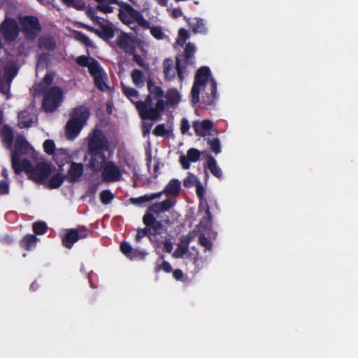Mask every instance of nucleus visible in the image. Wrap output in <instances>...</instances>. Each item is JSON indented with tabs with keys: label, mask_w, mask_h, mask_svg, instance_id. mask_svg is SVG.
<instances>
[{
	"label": "nucleus",
	"mask_w": 358,
	"mask_h": 358,
	"mask_svg": "<svg viewBox=\"0 0 358 358\" xmlns=\"http://www.w3.org/2000/svg\"><path fill=\"white\" fill-rule=\"evenodd\" d=\"M195 187L196 188L197 195L200 198H201L203 196L204 192H205L203 187L202 186V185L200 182Z\"/></svg>",
	"instance_id": "nucleus-56"
},
{
	"label": "nucleus",
	"mask_w": 358,
	"mask_h": 358,
	"mask_svg": "<svg viewBox=\"0 0 358 358\" xmlns=\"http://www.w3.org/2000/svg\"><path fill=\"white\" fill-rule=\"evenodd\" d=\"M96 189H97V187H90V191L92 192V193H95V192L96 191Z\"/></svg>",
	"instance_id": "nucleus-61"
},
{
	"label": "nucleus",
	"mask_w": 358,
	"mask_h": 358,
	"mask_svg": "<svg viewBox=\"0 0 358 358\" xmlns=\"http://www.w3.org/2000/svg\"><path fill=\"white\" fill-rule=\"evenodd\" d=\"M89 115V110L85 107H78L72 111L65 128L66 138L72 141L79 135L82 129L85 125Z\"/></svg>",
	"instance_id": "nucleus-5"
},
{
	"label": "nucleus",
	"mask_w": 358,
	"mask_h": 358,
	"mask_svg": "<svg viewBox=\"0 0 358 358\" xmlns=\"http://www.w3.org/2000/svg\"><path fill=\"white\" fill-rule=\"evenodd\" d=\"M9 192V184L6 178L0 181V194H8Z\"/></svg>",
	"instance_id": "nucleus-49"
},
{
	"label": "nucleus",
	"mask_w": 358,
	"mask_h": 358,
	"mask_svg": "<svg viewBox=\"0 0 358 358\" xmlns=\"http://www.w3.org/2000/svg\"><path fill=\"white\" fill-rule=\"evenodd\" d=\"M173 276L176 280H180L182 279L183 276V273L181 270L177 269L173 271Z\"/></svg>",
	"instance_id": "nucleus-59"
},
{
	"label": "nucleus",
	"mask_w": 358,
	"mask_h": 358,
	"mask_svg": "<svg viewBox=\"0 0 358 358\" xmlns=\"http://www.w3.org/2000/svg\"><path fill=\"white\" fill-rule=\"evenodd\" d=\"M200 158V152L195 149L191 148L187 151V155H182L180 157V163L184 169L189 168V162H196Z\"/></svg>",
	"instance_id": "nucleus-20"
},
{
	"label": "nucleus",
	"mask_w": 358,
	"mask_h": 358,
	"mask_svg": "<svg viewBox=\"0 0 358 358\" xmlns=\"http://www.w3.org/2000/svg\"><path fill=\"white\" fill-rule=\"evenodd\" d=\"M131 78L133 83L137 86H142L144 83L143 74L141 71L138 69H135L132 71Z\"/></svg>",
	"instance_id": "nucleus-34"
},
{
	"label": "nucleus",
	"mask_w": 358,
	"mask_h": 358,
	"mask_svg": "<svg viewBox=\"0 0 358 358\" xmlns=\"http://www.w3.org/2000/svg\"><path fill=\"white\" fill-rule=\"evenodd\" d=\"M162 194V192L154 193V194H146V195L142 196L141 197L134 199L133 203H143V202H148L152 200L159 198L161 196Z\"/></svg>",
	"instance_id": "nucleus-33"
},
{
	"label": "nucleus",
	"mask_w": 358,
	"mask_h": 358,
	"mask_svg": "<svg viewBox=\"0 0 358 358\" xmlns=\"http://www.w3.org/2000/svg\"><path fill=\"white\" fill-rule=\"evenodd\" d=\"M200 181L193 174L189 173L188 176L184 180L183 184L185 187H192L196 186Z\"/></svg>",
	"instance_id": "nucleus-37"
},
{
	"label": "nucleus",
	"mask_w": 358,
	"mask_h": 358,
	"mask_svg": "<svg viewBox=\"0 0 358 358\" xmlns=\"http://www.w3.org/2000/svg\"><path fill=\"white\" fill-rule=\"evenodd\" d=\"M180 189V182L176 179L171 180L166 186L164 192L168 195H176Z\"/></svg>",
	"instance_id": "nucleus-28"
},
{
	"label": "nucleus",
	"mask_w": 358,
	"mask_h": 358,
	"mask_svg": "<svg viewBox=\"0 0 358 358\" xmlns=\"http://www.w3.org/2000/svg\"><path fill=\"white\" fill-rule=\"evenodd\" d=\"M106 151L88 152L90 159L88 166L93 171H100L108 162L105 152Z\"/></svg>",
	"instance_id": "nucleus-15"
},
{
	"label": "nucleus",
	"mask_w": 358,
	"mask_h": 358,
	"mask_svg": "<svg viewBox=\"0 0 358 358\" xmlns=\"http://www.w3.org/2000/svg\"><path fill=\"white\" fill-rule=\"evenodd\" d=\"M20 154H25L34 157L35 151L23 137L18 136L15 141L12 155L13 169L17 173L22 171H26L29 178L36 182H45L51 173V166L47 163H40L36 167L32 168L27 160L21 161Z\"/></svg>",
	"instance_id": "nucleus-2"
},
{
	"label": "nucleus",
	"mask_w": 358,
	"mask_h": 358,
	"mask_svg": "<svg viewBox=\"0 0 358 358\" xmlns=\"http://www.w3.org/2000/svg\"><path fill=\"white\" fill-rule=\"evenodd\" d=\"M199 243L203 246L206 250H210L212 248V243L208 240L204 236L201 235L199 238Z\"/></svg>",
	"instance_id": "nucleus-50"
},
{
	"label": "nucleus",
	"mask_w": 358,
	"mask_h": 358,
	"mask_svg": "<svg viewBox=\"0 0 358 358\" xmlns=\"http://www.w3.org/2000/svg\"><path fill=\"white\" fill-rule=\"evenodd\" d=\"M208 167L210 172L216 177L220 178L222 176V170L217 165L216 161L213 157H209L208 160Z\"/></svg>",
	"instance_id": "nucleus-32"
},
{
	"label": "nucleus",
	"mask_w": 358,
	"mask_h": 358,
	"mask_svg": "<svg viewBox=\"0 0 358 358\" xmlns=\"http://www.w3.org/2000/svg\"><path fill=\"white\" fill-rule=\"evenodd\" d=\"M208 144L211 150L215 153L218 154L221 152L220 141L217 138H213L208 141Z\"/></svg>",
	"instance_id": "nucleus-43"
},
{
	"label": "nucleus",
	"mask_w": 358,
	"mask_h": 358,
	"mask_svg": "<svg viewBox=\"0 0 358 358\" xmlns=\"http://www.w3.org/2000/svg\"><path fill=\"white\" fill-rule=\"evenodd\" d=\"M147 234V229H138L136 236V239L139 241L142 237L145 236Z\"/></svg>",
	"instance_id": "nucleus-57"
},
{
	"label": "nucleus",
	"mask_w": 358,
	"mask_h": 358,
	"mask_svg": "<svg viewBox=\"0 0 358 358\" xmlns=\"http://www.w3.org/2000/svg\"><path fill=\"white\" fill-rule=\"evenodd\" d=\"M157 169H158V166L157 165H155V167H154L155 171H157Z\"/></svg>",
	"instance_id": "nucleus-62"
},
{
	"label": "nucleus",
	"mask_w": 358,
	"mask_h": 358,
	"mask_svg": "<svg viewBox=\"0 0 358 358\" xmlns=\"http://www.w3.org/2000/svg\"><path fill=\"white\" fill-rule=\"evenodd\" d=\"M169 11L170 12L171 15L174 18L178 17L182 14L180 8L169 9Z\"/></svg>",
	"instance_id": "nucleus-55"
},
{
	"label": "nucleus",
	"mask_w": 358,
	"mask_h": 358,
	"mask_svg": "<svg viewBox=\"0 0 358 358\" xmlns=\"http://www.w3.org/2000/svg\"><path fill=\"white\" fill-rule=\"evenodd\" d=\"M134 60L141 66H145L144 60L138 55L134 54Z\"/></svg>",
	"instance_id": "nucleus-60"
},
{
	"label": "nucleus",
	"mask_w": 358,
	"mask_h": 358,
	"mask_svg": "<svg viewBox=\"0 0 358 358\" xmlns=\"http://www.w3.org/2000/svg\"><path fill=\"white\" fill-rule=\"evenodd\" d=\"M216 84L214 80L210 78V70L207 67L199 69L195 76V81L191 90V99L194 104L199 103V94L203 101L211 103L215 95Z\"/></svg>",
	"instance_id": "nucleus-3"
},
{
	"label": "nucleus",
	"mask_w": 358,
	"mask_h": 358,
	"mask_svg": "<svg viewBox=\"0 0 358 358\" xmlns=\"http://www.w3.org/2000/svg\"><path fill=\"white\" fill-rule=\"evenodd\" d=\"M149 94L145 101H139L138 92L131 87L123 85L124 94L133 102L142 119L159 120L160 113L164 109L163 91L152 80H148Z\"/></svg>",
	"instance_id": "nucleus-1"
},
{
	"label": "nucleus",
	"mask_w": 358,
	"mask_h": 358,
	"mask_svg": "<svg viewBox=\"0 0 358 358\" xmlns=\"http://www.w3.org/2000/svg\"><path fill=\"white\" fill-rule=\"evenodd\" d=\"M178 72V76L182 80L184 78L183 71L181 69L179 62H177V66L175 67L174 62L171 59H166L164 62V72L166 78L171 80L175 77L176 72Z\"/></svg>",
	"instance_id": "nucleus-19"
},
{
	"label": "nucleus",
	"mask_w": 358,
	"mask_h": 358,
	"mask_svg": "<svg viewBox=\"0 0 358 358\" xmlns=\"http://www.w3.org/2000/svg\"><path fill=\"white\" fill-rule=\"evenodd\" d=\"M164 249L167 252H171L173 249L172 243L169 241H164Z\"/></svg>",
	"instance_id": "nucleus-58"
},
{
	"label": "nucleus",
	"mask_w": 358,
	"mask_h": 358,
	"mask_svg": "<svg viewBox=\"0 0 358 358\" xmlns=\"http://www.w3.org/2000/svg\"><path fill=\"white\" fill-rule=\"evenodd\" d=\"M41 47H44L47 49H52L55 46V43L51 39L42 40L40 43Z\"/></svg>",
	"instance_id": "nucleus-53"
},
{
	"label": "nucleus",
	"mask_w": 358,
	"mask_h": 358,
	"mask_svg": "<svg viewBox=\"0 0 358 358\" xmlns=\"http://www.w3.org/2000/svg\"><path fill=\"white\" fill-rule=\"evenodd\" d=\"M86 236V234L81 232L79 233L76 229L69 230L63 238V244L67 248H71L74 243L78 241L80 238H83Z\"/></svg>",
	"instance_id": "nucleus-23"
},
{
	"label": "nucleus",
	"mask_w": 358,
	"mask_h": 358,
	"mask_svg": "<svg viewBox=\"0 0 358 358\" xmlns=\"http://www.w3.org/2000/svg\"><path fill=\"white\" fill-rule=\"evenodd\" d=\"M196 51V47L194 44L188 43L186 45L185 53L187 58H191Z\"/></svg>",
	"instance_id": "nucleus-48"
},
{
	"label": "nucleus",
	"mask_w": 358,
	"mask_h": 358,
	"mask_svg": "<svg viewBox=\"0 0 358 358\" xmlns=\"http://www.w3.org/2000/svg\"><path fill=\"white\" fill-rule=\"evenodd\" d=\"M190 128L189 121L186 118H183L181 122L180 130L182 134H186Z\"/></svg>",
	"instance_id": "nucleus-52"
},
{
	"label": "nucleus",
	"mask_w": 358,
	"mask_h": 358,
	"mask_svg": "<svg viewBox=\"0 0 358 358\" xmlns=\"http://www.w3.org/2000/svg\"><path fill=\"white\" fill-rule=\"evenodd\" d=\"M143 133L144 135H147L150 133L151 128L152 127L153 124L150 122L148 120H152L150 118L143 119ZM156 120H152V121H155Z\"/></svg>",
	"instance_id": "nucleus-45"
},
{
	"label": "nucleus",
	"mask_w": 358,
	"mask_h": 358,
	"mask_svg": "<svg viewBox=\"0 0 358 358\" xmlns=\"http://www.w3.org/2000/svg\"><path fill=\"white\" fill-rule=\"evenodd\" d=\"M157 266V270H162L166 273H169L172 270L171 264L165 261L162 262L160 264L159 263Z\"/></svg>",
	"instance_id": "nucleus-51"
},
{
	"label": "nucleus",
	"mask_w": 358,
	"mask_h": 358,
	"mask_svg": "<svg viewBox=\"0 0 358 358\" xmlns=\"http://www.w3.org/2000/svg\"><path fill=\"white\" fill-rule=\"evenodd\" d=\"M37 238L34 235H27L21 241V246L29 250L35 247Z\"/></svg>",
	"instance_id": "nucleus-29"
},
{
	"label": "nucleus",
	"mask_w": 358,
	"mask_h": 358,
	"mask_svg": "<svg viewBox=\"0 0 358 358\" xmlns=\"http://www.w3.org/2000/svg\"><path fill=\"white\" fill-rule=\"evenodd\" d=\"M0 32L6 41H14L19 32L16 21L9 18L5 19L0 27Z\"/></svg>",
	"instance_id": "nucleus-11"
},
{
	"label": "nucleus",
	"mask_w": 358,
	"mask_h": 358,
	"mask_svg": "<svg viewBox=\"0 0 358 358\" xmlns=\"http://www.w3.org/2000/svg\"><path fill=\"white\" fill-rule=\"evenodd\" d=\"M213 125V124L210 120H206L203 121H195L192 126L196 135L205 136L210 134Z\"/></svg>",
	"instance_id": "nucleus-21"
},
{
	"label": "nucleus",
	"mask_w": 358,
	"mask_h": 358,
	"mask_svg": "<svg viewBox=\"0 0 358 358\" xmlns=\"http://www.w3.org/2000/svg\"><path fill=\"white\" fill-rule=\"evenodd\" d=\"M48 57L45 54L40 55L38 58V62L36 65V73L38 74L41 70H43L46 68L48 64Z\"/></svg>",
	"instance_id": "nucleus-36"
},
{
	"label": "nucleus",
	"mask_w": 358,
	"mask_h": 358,
	"mask_svg": "<svg viewBox=\"0 0 358 358\" xmlns=\"http://www.w3.org/2000/svg\"><path fill=\"white\" fill-rule=\"evenodd\" d=\"M45 151L48 154H52L55 149V143L51 140H46L43 143Z\"/></svg>",
	"instance_id": "nucleus-47"
},
{
	"label": "nucleus",
	"mask_w": 358,
	"mask_h": 358,
	"mask_svg": "<svg viewBox=\"0 0 358 358\" xmlns=\"http://www.w3.org/2000/svg\"><path fill=\"white\" fill-rule=\"evenodd\" d=\"M99 25L101 27V30H96L87 26L85 27L104 39H110L114 36V27L111 23L103 19L101 21H99Z\"/></svg>",
	"instance_id": "nucleus-17"
},
{
	"label": "nucleus",
	"mask_w": 358,
	"mask_h": 358,
	"mask_svg": "<svg viewBox=\"0 0 358 358\" xmlns=\"http://www.w3.org/2000/svg\"><path fill=\"white\" fill-rule=\"evenodd\" d=\"M88 152L108 151V141L100 129H94L88 136Z\"/></svg>",
	"instance_id": "nucleus-9"
},
{
	"label": "nucleus",
	"mask_w": 358,
	"mask_h": 358,
	"mask_svg": "<svg viewBox=\"0 0 358 358\" xmlns=\"http://www.w3.org/2000/svg\"><path fill=\"white\" fill-rule=\"evenodd\" d=\"M189 37V34L185 29H180L178 31V37L177 39V44L179 45H183L186 40Z\"/></svg>",
	"instance_id": "nucleus-39"
},
{
	"label": "nucleus",
	"mask_w": 358,
	"mask_h": 358,
	"mask_svg": "<svg viewBox=\"0 0 358 358\" xmlns=\"http://www.w3.org/2000/svg\"><path fill=\"white\" fill-rule=\"evenodd\" d=\"M54 75L48 73L40 84H36L32 90L36 93L45 92L43 101V108L47 112L55 110L59 105L62 99V92L58 87H54L48 89L52 83Z\"/></svg>",
	"instance_id": "nucleus-4"
},
{
	"label": "nucleus",
	"mask_w": 358,
	"mask_h": 358,
	"mask_svg": "<svg viewBox=\"0 0 358 358\" xmlns=\"http://www.w3.org/2000/svg\"><path fill=\"white\" fill-rule=\"evenodd\" d=\"M119 6L120 7L119 18L123 23L131 26L134 22H136L144 28L149 27L148 22L139 12L134 10L130 5L120 2Z\"/></svg>",
	"instance_id": "nucleus-8"
},
{
	"label": "nucleus",
	"mask_w": 358,
	"mask_h": 358,
	"mask_svg": "<svg viewBox=\"0 0 358 358\" xmlns=\"http://www.w3.org/2000/svg\"><path fill=\"white\" fill-rule=\"evenodd\" d=\"M67 6L73 7L78 10H82L85 8V3L82 0H62Z\"/></svg>",
	"instance_id": "nucleus-35"
},
{
	"label": "nucleus",
	"mask_w": 358,
	"mask_h": 358,
	"mask_svg": "<svg viewBox=\"0 0 358 358\" xmlns=\"http://www.w3.org/2000/svg\"><path fill=\"white\" fill-rule=\"evenodd\" d=\"M83 173V165L80 163H71L67 172L66 178L70 182H76Z\"/></svg>",
	"instance_id": "nucleus-22"
},
{
	"label": "nucleus",
	"mask_w": 358,
	"mask_h": 358,
	"mask_svg": "<svg viewBox=\"0 0 358 358\" xmlns=\"http://www.w3.org/2000/svg\"><path fill=\"white\" fill-rule=\"evenodd\" d=\"M189 27L194 33H205L206 31L203 20L201 18L194 17L188 21Z\"/></svg>",
	"instance_id": "nucleus-27"
},
{
	"label": "nucleus",
	"mask_w": 358,
	"mask_h": 358,
	"mask_svg": "<svg viewBox=\"0 0 358 358\" xmlns=\"http://www.w3.org/2000/svg\"><path fill=\"white\" fill-rule=\"evenodd\" d=\"M174 203L173 201L168 199L150 206L148 213L143 217V222L147 226H150L156 233H159L162 229V224L155 221L154 214L169 210L173 206Z\"/></svg>",
	"instance_id": "nucleus-7"
},
{
	"label": "nucleus",
	"mask_w": 358,
	"mask_h": 358,
	"mask_svg": "<svg viewBox=\"0 0 358 358\" xmlns=\"http://www.w3.org/2000/svg\"><path fill=\"white\" fill-rule=\"evenodd\" d=\"M97 3V9L103 13H110L113 11V6L120 5L118 0H95Z\"/></svg>",
	"instance_id": "nucleus-25"
},
{
	"label": "nucleus",
	"mask_w": 358,
	"mask_h": 358,
	"mask_svg": "<svg viewBox=\"0 0 358 358\" xmlns=\"http://www.w3.org/2000/svg\"><path fill=\"white\" fill-rule=\"evenodd\" d=\"M101 171L102 179L106 182L120 180L124 172L122 169L110 160L105 164Z\"/></svg>",
	"instance_id": "nucleus-10"
},
{
	"label": "nucleus",
	"mask_w": 358,
	"mask_h": 358,
	"mask_svg": "<svg viewBox=\"0 0 358 358\" xmlns=\"http://www.w3.org/2000/svg\"><path fill=\"white\" fill-rule=\"evenodd\" d=\"M17 68L13 64L7 66L3 73L0 72V92L8 95L10 90V84L13 78L17 74Z\"/></svg>",
	"instance_id": "nucleus-12"
},
{
	"label": "nucleus",
	"mask_w": 358,
	"mask_h": 358,
	"mask_svg": "<svg viewBox=\"0 0 358 358\" xmlns=\"http://www.w3.org/2000/svg\"><path fill=\"white\" fill-rule=\"evenodd\" d=\"M167 103L171 105L178 104L180 101V95L177 90H171L166 94Z\"/></svg>",
	"instance_id": "nucleus-31"
},
{
	"label": "nucleus",
	"mask_w": 358,
	"mask_h": 358,
	"mask_svg": "<svg viewBox=\"0 0 358 358\" xmlns=\"http://www.w3.org/2000/svg\"><path fill=\"white\" fill-rule=\"evenodd\" d=\"M36 115L33 106L28 107L26 110H22L18 114V126L20 128H29L36 121Z\"/></svg>",
	"instance_id": "nucleus-16"
},
{
	"label": "nucleus",
	"mask_w": 358,
	"mask_h": 358,
	"mask_svg": "<svg viewBox=\"0 0 358 358\" xmlns=\"http://www.w3.org/2000/svg\"><path fill=\"white\" fill-rule=\"evenodd\" d=\"M192 239V236L190 234L182 236L180 241L178 243L177 248L173 252L172 255L174 258H182L185 256L189 258L193 261L196 271H198L200 269L198 266V260L199 257V251L195 247H192L191 250H189L188 248Z\"/></svg>",
	"instance_id": "nucleus-6"
},
{
	"label": "nucleus",
	"mask_w": 358,
	"mask_h": 358,
	"mask_svg": "<svg viewBox=\"0 0 358 358\" xmlns=\"http://www.w3.org/2000/svg\"><path fill=\"white\" fill-rule=\"evenodd\" d=\"M76 62L80 66H87L89 71L90 72V65L92 63H98L92 58H88L85 56H80L76 59Z\"/></svg>",
	"instance_id": "nucleus-38"
},
{
	"label": "nucleus",
	"mask_w": 358,
	"mask_h": 358,
	"mask_svg": "<svg viewBox=\"0 0 358 358\" xmlns=\"http://www.w3.org/2000/svg\"><path fill=\"white\" fill-rule=\"evenodd\" d=\"M121 251L130 259L136 258L142 259L145 256V252L133 250L129 244L127 243H122L120 246Z\"/></svg>",
	"instance_id": "nucleus-24"
},
{
	"label": "nucleus",
	"mask_w": 358,
	"mask_h": 358,
	"mask_svg": "<svg viewBox=\"0 0 358 358\" xmlns=\"http://www.w3.org/2000/svg\"><path fill=\"white\" fill-rule=\"evenodd\" d=\"M114 195L109 190H104L100 194V200L103 204H108L113 199Z\"/></svg>",
	"instance_id": "nucleus-40"
},
{
	"label": "nucleus",
	"mask_w": 358,
	"mask_h": 358,
	"mask_svg": "<svg viewBox=\"0 0 358 358\" xmlns=\"http://www.w3.org/2000/svg\"><path fill=\"white\" fill-rule=\"evenodd\" d=\"M64 178L65 176L61 170V165H59V169H56L51 166V173L45 182L50 188L55 189L62 185Z\"/></svg>",
	"instance_id": "nucleus-18"
},
{
	"label": "nucleus",
	"mask_w": 358,
	"mask_h": 358,
	"mask_svg": "<svg viewBox=\"0 0 358 358\" xmlns=\"http://www.w3.org/2000/svg\"><path fill=\"white\" fill-rule=\"evenodd\" d=\"M170 129L166 127L164 124H158L154 129L153 133L156 136H163L168 134Z\"/></svg>",
	"instance_id": "nucleus-41"
},
{
	"label": "nucleus",
	"mask_w": 358,
	"mask_h": 358,
	"mask_svg": "<svg viewBox=\"0 0 358 358\" xmlns=\"http://www.w3.org/2000/svg\"><path fill=\"white\" fill-rule=\"evenodd\" d=\"M87 16L89 17H90V19L92 20H93L94 22H96L98 24H99V21H101V20H103L102 18H100L98 16H96L95 12L92 10H88L87 11Z\"/></svg>",
	"instance_id": "nucleus-54"
},
{
	"label": "nucleus",
	"mask_w": 358,
	"mask_h": 358,
	"mask_svg": "<svg viewBox=\"0 0 358 358\" xmlns=\"http://www.w3.org/2000/svg\"><path fill=\"white\" fill-rule=\"evenodd\" d=\"M57 161H59V155L57 156Z\"/></svg>",
	"instance_id": "nucleus-64"
},
{
	"label": "nucleus",
	"mask_w": 358,
	"mask_h": 358,
	"mask_svg": "<svg viewBox=\"0 0 358 358\" xmlns=\"http://www.w3.org/2000/svg\"><path fill=\"white\" fill-rule=\"evenodd\" d=\"M2 136H3V141L4 144L8 148H10L11 147L13 138V134L11 129L8 127L4 126L3 127Z\"/></svg>",
	"instance_id": "nucleus-30"
},
{
	"label": "nucleus",
	"mask_w": 358,
	"mask_h": 358,
	"mask_svg": "<svg viewBox=\"0 0 358 358\" xmlns=\"http://www.w3.org/2000/svg\"><path fill=\"white\" fill-rule=\"evenodd\" d=\"M22 29L29 38H33L39 31L40 25L38 19L35 17L24 16L20 18Z\"/></svg>",
	"instance_id": "nucleus-13"
},
{
	"label": "nucleus",
	"mask_w": 358,
	"mask_h": 358,
	"mask_svg": "<svg viewBox=\"0 0 358 358\" xmlns=\"http://www.w3.org/2000/svg\"><path fill=\"white\" fill-rule=\"evenodd\" d=\"M117 43L125 51L130 52L132 50L134 40L128 34H122L118 36Z\"/></svg>",
	"instance_id": "nucleus-26"
},
{
	"label": "nucleus",
	"mask_w": 358,
	"mask_h": 358,
	"mask_svg": "<svg viewBox=\"0 0 358 358\" xmlns=\"http://www.w3.org/2000/svg\"><path fill=\"white\" fill-rule=\"evenodd\" d=\"M33 230L37 234H43L46 230V225L44 222H36L33 225Z\"/></svg>",
	"instance_id": "nucleus-44"
},
{
	"label": "nucleus",
	"mask_w": 358,
	"mask_h": 358,
	"mask_svg": "<svg viewBox=\"0 0 358 358\" xmlns=\"http://www.w3.org/2000/svg\"><path fill=\"white\" fill-rule=\"evenodd\" d=\"M90 73L94 77L95 85L100 90L105 91L108 88L106 84L107 76L99 63L91 64Z\"/></svg>",
	"instance_id": "nucleus-14"
},
{
	"label": "nucleus",
	"mask_w": 358,
	"mask_h": 358,
	"mask_svg": "<svg viewBox=\"0 0 358 358\" xmlns=\"http://www.w3.org/2000/svg\"><path fill=\"white\" fill-rule=\"evenodd\" d=\"M75 38L77 40H78L80 42L85 44L86 45H88V46L92 45V41L86 36H85L84 34H83L81 33H76L75 35Z\"/></svg>",
	"instance_id": "nucleus-46"
},
{
	"label": "nucleus",
	"mask_w": 358,
	"mask_h": 358,
	"mask_svg": "<svg viewBox=\"0 0 358 358\" xmlns=\"http://www.w3.org/2000/svg\"><path fill=\"white\" fill-rule=\"evenodd\" d=\"M61 155H64V157L65 158H66V157H67V155H66V153H64H64H62V154H61Z\"/></svg>",
	"instance_id": "nucleus-63"
},
{
	"label": "nucleus",
	"mask_w": 358,
	"mask_h": 358,
	"mask_svg": "<svg viewBox=\"0 0 358 358\" xmlns=\"http://www.w3.org/2000/svg\"><path fill=\"white\" fill-rule=\"evenodd\" d=\"M150 34L152 35L153 37L158 40L163 39L164 37V34L162 31V29L159 27H151Z\"/></svg>",
	"instance_id": "nucleus-42"
}]
</instances>
